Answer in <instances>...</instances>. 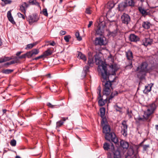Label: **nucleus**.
I'll use <instances>...</instances> for the list:
<instances>
[{"instance_id": "obj_21", "label": "nucleus", "mask_w": 158, "mask_h": 158, "mask_svg": "<svg viewBox=\"0 0 158 158\" xmlns=\"http://www.w3.org/2000/svg\"><path fill=\"white\" fill-rule=\"evenodd\" d=\"M114 6V4L112 3L111 2H109L105 6V9H107L109 10L113 8Z\"/></svg>"}, {"instance_id": "obj_49", "label": "nucleus", "mask_w": 158, "mask_h": 158, "mask_svg": "<svg viewBox=\"0 0 158 158\" xmlns=\"http://www.w3.org/2000/svg\"><path fill=\"white\" fill-rule=\"evenodd\" d=\"M66 33V32L65 31L61 30L60 32V35H65Z\"/></svg>"}, {"instance_id": "obj_40", "label": "nucleus", "mask_w": 158, "mask_h": 158, "mask_svg": "<svg viewBox=\"0 0 158 158\" xmlns=\"http://www.w3.org/2000/svg\"><path fill=\"white\" fill-rule=\"evenodd\" d=\"M26 57L29 58L32 56V55L31 52V51L27 52L25 54Z\"/></svg>"}, {"instance_id": "obj_62", "label": "nucleus", "mask_w": 158, "mask_h": 158, "mask_svg": "<svg viewBox=\"0 0 158 158\" xmlns=\"http://www.w3.org/2000/svg\"><path fill=\"white\" fill-rule=\"evenodd\" d=\"M6 111V110L5 109L3 110V113H5Z\"/></svg>"}, {"instance_id": "obj_41", "label": "nucleus", "mask_w": 158, "mask_h": 158, "mask_svg": "<svg viewBox=\"0 0 158 158\" xmlns=\"http://www.w3.org/2000/svg\"><path fill=\"white\" fill-rule=\"evenodd\" d=\"M71 38V36L69 35L65 36L64 37V39L66 42H69V39H70Z\"/></svg>"}, {"instance_id": "obj_24", "label": "nucleus", "mask_w": 158, "mask_h": 158, "mask_svg": "<svg viewBox=\"0 0 158 158\" xmlns=\"http://www.w3.org/2000/svg\"><path fill=\"white\" fill-rule=\"evenodd\" d=\"M78 57L82 59L84 61H85L86 60V59L85 55L80 52H78Z\"/></svg>"}, {"instance_id": "obj_4", "label": "nucleus", "mask_w": 158, "mask_h": 158, "mask_svg": "<svg viewBox=\"0 0 158 158\" xmlns=\"http://www.w3.org/2000/svg\"><path fill=\"white\" fill-rule=\"evenodd\" d=\"M97 93L98 94V105L99 106H101L104 105L108 100L109 101V102H110V100L111 99L115 96L117 95L118 94L117 91H114L112 93L109 97L107 98L104 100H103L101 94V90L100 88H98V91Z\"/></svg>"}, {"instance_id": "obj_60", "label": "nucleus", "mask_w": 158, "mask_h": 158, "mask_svg": "<svg viewBox=\"0 0 158 158\" xmlns=\"http://www.w3.org/2000/svg\"><path fill=\"white\" fill-rule=\"evenodd\" d=\"M3 62V61L2 58V57L1 58H0V63H2Z\"/></svg>"}, {"instance_id": "obj_32", "label": "nucleus", "mask_w": 158, "mask_h": 158, "mask_svg": "<svg viewBox=\"0 0 158 158\" xmlns=\"http://www.w3.org/2000/svg\"><path fill=\"white\" fill-rule=\"evenodd\" d=\"M110 145L107 143H105L103 144V148L105 150H108L110 149Z\"/></svg>"}, {"instance_id": "obj_57", "label": "nucleus", "mask_w": 158, "mask_h": 158, "mask_svg": "<svg viewBox=\"0 0 158 158\" xmlns=\"http://www.w3.org/2000/svg\"><path fill=\"white\" fill-rule=\"evenodd\" d=\"M22 53V52L21 51H20V52H18L16 54V55L17 56H19V55L21 53Z\"/></svg>"}, {"instance_id": "obj_35", "label": "nucleus", "mask_w": 158, "mask_h": 158, "mask_svg": "<svg viewBox=\"0 0 158 158\" xmlns=\"http://www.w3.org/2000/svg\"><path fill=\"white\" fill-rule=\"evenodd\" d=\"M75 35L79 41H81L82 40L81 37L80 36L79 33L78 32H77L75 34Z\"/></svg>"}, {"instance_id": "obj_2", "label": "nucleus", "mask_w": 158, "mask_h": 158, "mask_svg": "<svg viewBox=\"0 0 158 158\" xmlns=\"http://www.w3.org/2000/svg\"><path fill=\"white\" fill-rule=\"evenodd\" d=\"M103 132L106 134L105 137L106 139L110 141L111 139L115 143H118V139L115 134L114 133H110V129L109 125H104L103 128Z\"/></svg>"}, {"instance_id": "obj_36", "label": "nucleus", "mask_w": 158, "mask_h": 158, "mask_svg": "<svg viewBox=\"0 0 158 158\" xmlns=\"http://www.w3.org/2000/svg\"><path fill=\"white\" fill-rule=\"evenodd\" d=\"M85 72L84 74V76L82 77V78H84L86 76V73L88 71L89 69V67L88 66H86L84 68Z\"/></svg>"}, {"instance_id": "obj_53", "label": "nucleus", "mask_w": 158, "mask_h": 158, "mask_svg": "<svg viewBox=\"0 0 158 158\" xmlns=\"http://www.w3.org/2000/svg\"><path fill=\"white\" fill-rule=\"evenodd\" d=\"M93 24V22L92 21H90L89 22V24L88 25V27L89 28Z\"/></svg>"}, {"instance_id": "obj_15", "label": "nucleus", "mask_w": 158, "mask_h": 158, "mask_svg": "<svg viewBox=\"0 0 158 158\" xmlns=\"http://www.w3.org/2000/svg\"><path fill=\"white\" fill-rule=\"evenodd\" d=\"M129 39L131 41L137 42L139 40V37L134 34H131L130 35Z\"/></svg>"}, {"instance_id": "obj_25", "label": "nucleus", "mask_w": 158, "mask_h": 158, "mask_svg": "<svg viewBox=\"0 0 158 158\" xmlns=\"http://www.w3.org/2000/svg\"><path fill=\"white\" fill-rule=\"evenodd\" d=\"M38 43L37 42H35L32 44H28L27 45V46L26 48V49L28 50L31 49L34 46H35Z\"/></svg>"}, {"instance_id": "obj_45", "label": "nucleus", "mask_w": 158, "mask_h": 158, "mask_svg": "<svg viewBox=\"0 0 158 158\" xmlns=\"http://www.w3.org/2000/svg\"><path fill=\"white\" fill-rule=\"evenodd\" d=\"M17 15L19 18H22L23 19H25V16L20 13H17Z\"/></svg>"}, {"instance_id": "obj_16", "label": "nucleus", "mask_w": 158, "mask_h": 158, "mask_svg": "<svg viewBox=\"0 0 158 158\" xmlns=\"http://www.w3.org/2000/svg\"><path fill=\"white\" fill-rule=\"evenodd\" d=\"M120 145L124 149H127L129 146L128 143L124 140H122L120 141Z\"/></svg>"}, {"instance_id": "obj_44", "label": "nucleus", "mask_w": 158, "mask_h": 158, "mask_svg": "<svg viewBox=\"0 0 158 158\" xmlns=\"http://www.w3.org/2000/svg\"><path fill=\"white\" fill-rule=\"evenodd\" d=\"M92 11L91 10V8H87L86 9L85 12L86 13L90 15L92 13Z\"/></svg>"}, {"instance_id": "obj_10", "label": "nucleus", "mask_w": 158, "mask_h": 158, "mask_svg": "<svg viewBox=\"0 0 158 158\" xmlns=\"http://www.w3.org/2000/svg\"><path fill=\"white\" fill-rule=\"evenodd\" d=\"M148 64L146 62H143L142 63L140 66L137 68L138 70L140 72H146L148 71Z\"/></svg>"}, {"instance_id": "obj_1", "label": "nucleus", "mask_w": 158, "mask_h": 158, "mask_svg": "<svg viewBox=\"0 0 158 158\" xmlns=\"http://www.w3.org/2000/svg\"><path fill=\"white\" fill-rule=\"evenodd\" d=\"M108 60L109 61V69L108 72L103 73L105 76H103L102 74H99L101 77V79L102 82V84L104 85L103 88V94L106 96L110 94L111 92V82L109 80V75H114L115 72L118 69L117 65L114 63V59L112 56L110 55L108 57Z\"/></svg>"}, {"instance_id": "obj_5", "label": "nucleus", "mask_w": 158, "mask_h": 158, "mask_svg": "<svg viewBox=\"0 0 158 158\" xmlns=\"http://www.w3.org/2000/svg\"><path fill=\"white\" fill-rule=\"evenodd\" d=\"M156 108V105L154 103L150 104L149 106V107L147 110L144 112V114L143 116V118L139 117L138 118L139 120V121H144L147 120L149 116L153 113Z\"/></svg>"}, {"instance_id": "obj_46", "label": "nucleus", "mask_w": 158, "mask_h": 158, "mask_svg": "<svg viewBox=\"0 0 158 158\" xmlns=\"http://www.w3.org/2000/svg\"><path fill=\"white\" fill-rule=\"evenodd\" d=\"M102 118V120L101 122V124L103 126V125H105V124L107 122L106 120V118Z\"/></svg>"}, {"instance_id": "obj_50", "label": "nucleus", "mask_w": 158, "mask_h": 158, "mask_svg": "<svg viewBox=\"0 0 158 158\" xmlns=\"http://www.w3.org/2000/svg\"><path fill=\"white\" fill-rule=\"evenodd\" d=\"M127 114L130 118L132 117L131 112V111L129 112L128 110H127Z\"/></svg>"}, {"instance_id": "obj_54", "label": "nucleus", "mask_w": 158, "mask_h": 158, "mask_svg": "<svg viewBox=\"0 0 158 158\" xmlns=\"http://www.w3.org/2000/svg\"><path fill=\"white\" fill-rule=\"evenodd\" d=\"M47 105L49 107H51L52 108H53L54 106L50 103H48Z\"/></svg>"}, {"instance_id": "obj_42", "label": "nucleus", "mask_w": 158, "mask_h": 158, "mask_svg": "<svg viewBox=\"0 0 158 158\" xmlns=\"http://www.w3.org/2000/svg\"><path fill=\"white\" fill-rule=\"evenodd\" d=\"M18 62L19 60L17 57H16L15 58V60H12L10 62V65L15 64V63H18Z\"/></svg>"}, {"instance_id": "obj_22", "label": "nucleus", "mask_w": 158, "mask_h": 158, "mask_svg": "<svg viewBox=\"0 0 158 158\" xmlns=\"http://www.w3.org/2000/svg\"><path fill=\"white\" fill-rule=\"evenodd\" d=\"M114 158H120L121 155L120 152L118 150H116L113 152Z\"/></svg>"}, {"instance_id": "obj_56", "label": "nucleus", "mask_w": 158, "mask_h": 158, "mask_svg": "<svg viewBox=\"0 0 158 158\" xmlns=\"http://www.w3.org/2000/svg\"><path fill=\"white\" fill-rule=\"evenodd\" d=\"M2 44H3V42H2V40L0 38V46H2Z\"/></svg>"}, {"instance_id": "obj_31", "label": "nucleus", "mask_w": 158, "mask_h": 158, "mask_svg": "<svg viewBox=\"0 0 158 158\" xmlns=\"http://www.w3.org/2000/svg\"><path fill=\"white\" fill-rule=\"evenodd\" d=\"M29 4L31 5H39V3L37 2L36 0H29Z\"/></svg>"}, {"instance_id": "obj_9", "label": "nucleus", "mask_w": 158, "mask_h": 158, "mask_svg": "<svg viewBox=\"0 0 158 158\" xmlns=\"http://www.w3.org/2000/svg\"><path fill=\"white\" fill-rule=\"evenodd\" d=\"M38 20V16L36 15L33 14L28 16L29 23L32 24L33 23L37 22Z\"/></svg>"}, {"instance_id": "obj_20", "label": "nucleus", "mask_w": 158, "mask_h": 158, "mask_svg": "<svg viewBox=\"0 0 158 158\" xmlns=\"http://www.w3.org/2000/svg\"><path fill=\"white\" fill-rule=\"evenodd\" d=\"M103 30L100 27L98 26L96 31L95 35H102L103 34Z\"/></svg>"}, {"instance_id": "obj_3", "label": "nucleus", "mask_w": 158, "mask_h": 158, "mask_svg": "<svg viewBox=\"0 0 158 158\" xmlns=\"http://www.w3.org/2000/svg\"><path fill=\"white\" fill-rule=\"evenodd\" d=\"M95 60L96 64L98 65V70L99 74H102L104 77L105 74H103V73L108 71L107 69L106 64L97 56H95Z\"/></svg>"}, {"instance_id": "obj_64", "label": "nucleus", "mask_w": 158, "mask_h": 158, "mask_svg": "<svg viewBox=\"0 0 158 158\" xmlns=\"http://www.w3.org/2000/svg\"><path fill=\"white\" fill-rule=\"evenodd\" d=\"M15 158H21L20 156H16Z\"/></svg>"}, {"instance_id": "obj_8", "label": "nucleus", "mask_w": 158, "mask_h": 158, "mask_svg": "<svg viewBox=\"0 0 158 158\" xmlns=\"http://www.w3.org/2000/svg\"><path fill=\"white\" fill-rule=\"evenodd\" d=\"M96 45L102 46L104 45L106 43L103 38L101 37H96L94 42Z\"/></svg>"}, {"instance_id": "obj_48", "label": "nucleus", "mask_w": 158, "mask_h": 158, "mask_svg": "<svg viewBox=\"0 0 158 158\" xmlns=\"http://www.w3.org/2000/svg\"><path fill=\"white\" fill-rule=\"evenodd\" d=\"M63 122L61 121H60L56 123V127H59L62 126L63 124Z\"/></svg>"}, {"instance_id": "obj_55", "label": "nucleus", "mask_w": 158, "mask_h": 158, "mask_svg": "<svg viewBox=\"0 0 158 158\" xmlns=\"http://www.w3.org/2000/svg\"><path fill=\"white\" fill-rule=\"evenodd\" d=\"M56 44L55 43L54 41H52L51 43H50V44L52 46H54Z\"/></svg>"}, {"instance_id": "obj_52", "label": "nucleus", "mask_w": 158, "mask_h": 158, "mask_svg": "<svg viewBox=\"0 0 158 158\" xmlns=\"http://www.w3.org/2000/svg\"><path fill=\"white\" fill-rule=\"evenodd\" d=\"M115 109L117 111H120V110L121 109V108L117 106H116Z\"/></svg>"}, {"instance_id": "obj_11", "label": "nucleus", "mask_w": 158, "mask_h": 158, "mask_svg": "<svg viewBox=\"0 0 158 158\" xmlns=\"http://www.w3.org/2000/svg\"><path fill=\"white\" fill-rule=\"evenodd\" d=\"M29 6L28 4L25 2L22 3L20 6L19 10L25 15L26 14L27 8Z\"/></svg>"}, {"instance_id": "obj_34", "label": "nucleus", "mask_w": 158, "mask_h": 158, "mask_svg": "<svg viewBox=\"0 0 158 158\" xmlns=\"http://www.w3.org/2000/svg\"><path fill=\"white\" fill-rule=\"evenodd\" d=\"M41 13L44 15V16H48V13L47 12V9L46 8L44 9L41 12H40Z\"/></svg>"}, {"instance_id": "obj_27", "label": "nucleus", "mask_w": 158, "mask_h": 158, "mask_svg": "<svg viewBox=\"0 0 158 158\" xmlns=\"http://www.w3.org/2000/svg\"><path fill=\"white\" fill-rule=\"evenodd\" d=\"M33 56H35L39 53V49H34L31 51Z\"/></svg>"}, {"instance_id": "obj_37", "label": "nucleus", "mask_w": 158, "mask_h": 158, "mask_svg": "<svg viewBox=\"0 0 158 158\" xmlns=\"http://www.w3.org/2000/svg\"><path fill=\"white\" fill-rule=\"evenodd\" d=\"M151 87L149 86H145V88L144 90V91L146 93L148 92L151 91Z\"/></svg>"}, {"instance_id": "obj_17", "label": "nucleus", "mask_w": 158, "mask_h": 158, "mask_svg": "<svg viewBox=\"0 0 158 158\" xmlns=\"http://www.w3.org/2000/svg\"><path fill=\"white\" fill-rule=\"evenodd\" d=\"M7 17L9 20L13 24H15V22L13 19L11 13V10L9 11L7 13Z\"/></svg>"}, {"instance_id": "obj_30", "label": "nucleus", "mask_w": 158, "mask_h": 158, "mask_svg": "<svg viewBox=\"0 0 158 158\" xmlns=\"http://www.w3.org/2000/svg\"><path fill=\"white\" fill-rule=\"evenodd\" d=\"M100 112L101 113V116L102 118L104 117L105 109L104 108H102L100 109Z\"/></svg>"}, {"instance_id": "obj_38", "label": "nucleus", "mask_w": 158, "mask_h": 158, "mask_svg": "<svg viewBox=\"0 0 158 158\" xmlns=\"http://www.w3.org/2000/svg\"><path fill=\"white\" fill-rule=\"evenodd\" d=\"M94 63L92 57H89V58L88 61V64L89 66H91V64H93Z\"/></svg>"}, {"instance_id": "obj_6", "label": "nucleus", "mask_w": 158, "mask_h": 158, "mask_svg": "<svg viewBox=\"0 0 158 158\" xmlns=\"http://www.w3.org/2000/svg\"><path fill=\"white\" fill-rule=\"evenodd\" d=\"M122 130L121 132L122 134L124 136H126L127 135V129L128 125L127 122L125 120H123L122 121L121 124Z\"/></svg>"}, {"instance_id": "obj_43", "label": "nucleus", "mask_w": 158, "mask_h": 158, "mask_svg": "<svg viewBox=\"0 0 158 158\" xmlns=\"http://www.w3.org/2000/svg\"><path fill=\"white\" fill-rule=\"evenodd\" d=\"M10 143L12 146H15L16 144V141L15 139H13L11 140Z\"/></svg>"}, {"instance_id": "obj_26", "label": "nucleus", "mask_w": 158, "mask_h": 158, "mask_svg": "<svg viewBox=\"0 0 158 158\" xmlns=\"http://www.w3.org/2000/svg\"><path fill=\"white\" fill-rule=\"evenodd\" d=\"M118 6L120 10H123L127 6L125 2H122L119 4Z\"/></svg>"}, {"instance_id": "obj_23", "label": "nucleus", "mask_w": 158, "mask_h": 158, "mask_svg": "<svg viewBox=\"0 0 158 158\" xmlns=\"http://www.w3.org/2000/svg\"><path fill=\"white\" fill-rule=\"evenodd\" d=\"M52 53V52L51 50L48 49L43 53V55L44 57H46L48 56L51 55Z\"/></svg>"}, {"instance_id": "obj_13", "label": "nucleus", "mask_w": 158, "mask_h": 158, "mask_svg": "<svg viewBox=\"0 0 158 158\" xmlns=\"http://www.w3.org/2000/svg\"><path fill=\"white\" fill-rule=\"evenodd\" d=\"M138 10L143 16H145L147 15H150V13L148 11V10H145L143 8L141 7H139L138 8Z\"/></svg>"}, {"instance_id": "obj_51", "label": "nucleus", "mask_w": 158, "mask_h": 158, "mask_svg": "<svg viewBox=\"0 0 158 158\" xmlns=\"http://www.w3.org/2000/svg\"><path fill=\"white\" fill-rule=\"evenodd\" d=\"M26 56L25 54H24L23 55H22L21 56H19V59H22V58H26Z\"/></svg>"}, {"instance_id": "obj_29", "label": "nucleus", "mask_w": 158, "mask_h": 158, "mask_svg": "<svg viewBox=\"0 0 158 158\" xmlns=\"http://www.w3.org/2000/svg\"><path fill=\"white\" fill-rule=\"evenodd\" d=\"M13 71V70L10 69H5L2 70L3 73L8 74L11 73Z\"/></svg>"}, {"instance_id": "obj_12", "label": "nucleus", "mask_w": 158, "mask_h": 158, "mask_svg": "<svg viewBox=\"0 0 158 158\" xmlns=\"http://www.w3.org/2000/svg\"><path fill=\"white\" fill-rule=\"evenodd\" d=\"M126 55L127 59L130 60L129 66L132 67V66L131 60L133 58L132 53L131 51H128L126 52Z\"/></svg>"}, {"instance_id": "obj_47", "label": "nucleus", "mask_w": 158, "mask_h": 158, "mask_svg": "<svg viewBox=\"0 0 158 158\" xmlns=\"http://www.w3.org/2000/svg\"><path fill=\"white\" fill-rule=\"evenodd\" d=\"M5 4H10L12 2V1L10 0H1Z\"/></svg>"}, {"instance_id": "obj_39", "label": "nucleus", "mask_w": 158, "mask_h": 158, "mask_svg": "<svg viewBox=\"0 0 158 158\" xmlns=\"http://www.w3.org/2000/svg\"><path fill=\"white\" fill-rule=\"evenodd\" d=\"M149 145H144L143 146V151H147L148 150V148H149Z\"/></svg>"}, {"instance_id": "obj_59", "label": "nucleus", "mask_w": 158, "mask_h": 158, "mask_svg": "<svg viewBox=\"0 0 158 158\" xmlns=\"http://www.w3.org/2000/svg\"><path fill=\"white\" fill-rule=\"evenodd\" d=\"M37 57L39 59L41 58H42L43 57H44L43 56V54H42L41 55H40L39 56H38Z\"/></svg>"}, {"instance_id": "obj_61", "label": "nucleus", "mask_w": 158, "mask_h": 158, "mask_svg": "<svg viewBox=\"0 0 158 158\" xmlns=\"http://www.w3.org/2000/svg\"><path fill=\"white\" fill-rule=\"evenodd\" d=\"M48 77L50 78L51 77V74L50 73H48L46 75Z\"/></svg>"}, {"instance_id": "obj_28", "label": "nucleus", "mask_w": 158, "mask_h": 158, "mask_svg": "<svg viewBox=\"0 0 158 158\" xmlns=\"http://www.w3.org/2000/svg\"><path fill=\"white\" fill-rule=\"evenodd\" d=\"M134 153V150L132 148L130 147L127 151V154L129 156H131L133 155Z\"/></svg>"}, {"instance_id": "obj_58", "label": "nucleus", "mask_w": 158, "mask_h": 158, "mask_svg": "<svg viewBox=\"0 0 158 158\" xmlns=\"http://www.w3.org/2000/svg\"><path fill=\"white\" fill-rule=\"evenodd\" d=\"M10 65V62L6 63L4 64V65L5 66H8Z\"/></svg>"}, {"instance_id": "obj_33", "label": "nucleus", "mask_w": 158, "mask_h": 158, "mask_svg": "<svg viewBox=\"0 0 158 158\" xmlns=\"http://www.w3.org/2000/svg\"><path fill=\"white\" fill-rule=\"evenodd\" d=\"M2 58L3 59V62L6 61H9L12 59L11 57L7 56H4L3 57H2Z\"/></svg>"}, {"instance_id": "obj_18", "label": "nucleus", "mask_w": 158, "mask_h": 158, "mask_svg": "<svg viewBox=\"0 0 158 158\" xmlns=\"http://www.w3.org/2000/svg\"><path fill=\"white\" fill-rule=\"evenodd\" d=\"M142 25L144 28L148 29L150 28L151 24L149 22L146 21L143 22Z\"/></svg>"}, {"instance_id": "obj_7", "label": "nucleus", "mask_w": 158, "mask_h": 158, "mask_svg": "<svg viewBox=\"0 0 158 158\" xmlns=\"http://www.w3.org/2000/svg\"><path fill=\"white\" fill-rule=\"evenodd\" d=\"M121 20L123 23L127 24L130 21L131 18L128 15L124 13L121 17Z\"/></svg>"}, {"instance_id": "obj_14", "label": "nucleus", "mask_w": 158, "mask_h": 158, "mask_svg": "<svg viewBox=\"0 0 158 158\" xmlns=\"http://www.w3.org/2000/svg\"><path fill=\"white\" fill-rule=\"evenodd\" d=\"M152 42V40L149 38H145L143 40L142 44L147 46L151 45Z\"/></svg>"}, {"instance_id": "obj_63", "label": "nucleus", "mask_w": 158, "mask_h": 158, "mask_svg": "<svg viewBox=\"0 0 158 158\" xmlns=\"http://www.w3.org/2000/svg\"><path fill=\"white\" fill-rule=\"evenodd\" d=\"M1 5H2V6H5V5H6V4H5V3L4 2L3 3H1Z\"/></svg>"}, {"instance_id": "obj_19", "label": "nucleus", "mask_w": 158, "mask_h": 158, "mask_svg": "<svg viewBox=\"0 0 158 158\" xmlns=\"http://www.w3.org/2000/svg\"><path fill=\"white\" fill-rule=\"evenodd\" d=\"M127 6H134L135 4L134 0H125L124 2Z\"/></svg>"}]
</instances>
